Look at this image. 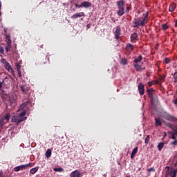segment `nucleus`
Here are the masks:
<instances>
[{
	"label": "nucleus",
	"mask_w": 177,
	"mask_h": 177,
	"mask_svg": "<svg viewBox=\"0 0 177 177\" xmlns=\"http://www.w3.org/2000/svg\"><path fill=\"white\" fill-rule=\"evenodd\" d=\"M147 93H148V97L151 100V103L153 106L157 103L158 101V97L157 96V94L156 93V91H154L153 88H147Z\"/></svg>",
	"instance_id": "obj_1"
},
{
	"label": "nucleus",
	"mask_w": 177,
	"mask_h": 177,
	"mask_svg": "<svg viewBox=\"0 0 177 177\" xmlns=\"http://www.w3.org/2000/svg\"><path fill=\"white\" fill-rule=\"evenodd\" d=\"M117 6L118 8V10L117 11V15L118 16L124 15V14L125 12V11H124V9H125L124 1H123V0L118 1Z\"/></svg>",
	"instance_id": "obj_2"
},
{
	"label": "nucleus",
	"mask_w": 177,
	"mask_h": 177,
	"mask_svg": "<svg viewBox=\"0 0 177 177\" xmlns=\"http://www.w3.org/2000/svg\"><path fill=\"white\" fill-rule=\"evenodd\" d=\"M162 115L163 118H165V120H169L170 122H174L175 123H177V118L172 116L168 112H162Z\"/></svg>",
	"instance_id": "obj_3"
},
{
	"label": "nucleus",
	"mask_w": 177,
	"mask_h": 177,
	"mask_svg": "<svg viewBox=\"0 0 177 177\" xmlns=\"http://www.w3.org/2000/svg\"><path fill=\"white\" fill-rule=\"evenodd\" d=\"M146 23H145V20L140 19V18H134L133 19V27L137 28L138 26H145Z\"/></svg>",
	"instance_id": "obj_4"
},
{
	"label": "nucleus",
	"mask_w": 177,
	"mask_h": 177,
	"mask_svg": "<svg viewBox=\"0 0 177 177\" xmlns=\"http://www.w3.org/2000/svg\"><path fill=\"white\" fill-rule=\"evenodd\" d=\"M28 167H32V163H26V165H21L20 166H17L15 167L14 171H24V169H26V168H28Z\"/></svg>",
	"instance_id": "obj_5"
},
{
	"label": "nucleus",
	"mask_w": 177,
	"mask_h": 177,
	"mask_svg": "<svg viewBox=\"0 0 177 177\" xmlns=\"http://www.w3.org/2000/svg\"><path fill=\"white\" fill-rule=\"evenodd\" d=\"M135 48L134 45H133V44H127V46L125 47V50H126V55H131V53H132V52L133 51Z\"/></svg>",
	"instance_id": "obj_6"
},
{
	"label": "nucleus",
	"mask_w": 177,
	"mask_h": 177,
	"mask_svg": "<svg viewBox=\"0 0 177 177\" xmlns=\"http://www.w3.org/2000/svg\"><path fill=\"white\" fill-rule=\"evenodd\" d=\"M114 35H115V38L117 39V41H120V35H121L120 26L116 27V29L115 30V32H114Z\"/></svg>",
	"instance_id": "obj_7"
},
{
	"label": "nucleus",
	"mask_w": 177,
	"mask_h": 177,
	"mask_svg": "<svg viewBox=\"0 0 177 177\" xmlns=\"http://www.w3.org/2000/svg\"><path fill=\"white\" fill-rule=\"evenodd\" d=\"M85 12H84L83 11L80 12H77L76 14H74L73 15H72L71 17V19H78L79 17H85Z\"/></svg>",
	"instance_id": "obj_8"
},
{
	"label": "nucleus",
	"mask_w": 177,
	"mask_h": 177,
	"mask_svg": "<svg viewBox=\"0 0 177 177\" xmlns=\"http://www.w3.org/2000/svg\"><path fill=\"white\" fill-rule=\"evenodd\" d=\"M138 91L140 95L145 94V84L143 83H139L138 84Z\"/></svg>",
	"instance_id": "obj_9"
},
{
	"label": "nucleus",
	"mask_w": 177,
	"mask_h": 177,
	"mask_svg": "<svg viewBox=\"0 0 177 177\" xmlns=\"http://www.w3.org/2000/svg\"><path fill=\"white\" fill-rule=\"evenodd\" d=\"M81 173H80L78 169L73 170L71 174V177H81Z\"/></svg>",
	"instance_id": "obj_10"
},
{
	"label": "nucleus",
	"mask_w": 177,
	"mask_h": 177,
	"mask_svg": "<svg viewBox=\"0 0 177 177\" xmlns=\"http://www.w3.org/2000/svg\"><path fill=\"white\" fill-rule=\"evenodd\" d=\"M92 4L88 1H84V2H82V8H89V7H91Z\"/></svg>",
	"instance_id": "obj_11"
},
{
	"label": "nucleus",
	"mask_w": 177,
	"mask_h": 177,
	"mask_svg": "<svg viewBox=\"0 0 177 177\" xmlns=\"http://www.w3.org/2000/svg\"><path fill=\"white\" fill-rule=\"evenodd\" d=\"M138 35L137 32H133L131 35V43H135V41L137 39Z\"/></svg>",
	"instance_id": "obj_12"
},
{
	"label": "nucleus",
	"mask_w": 177,
	"mask_h": 177,
	"mask_svg": "<svg viewBox=\"0 0 177 177\" xmlns=\"http://www.w3.org/2000/svg\"><path fill=\"white\" fill-rule=\"evenodd\" d=\"M138 147H134L133 149L132 150V152L131 153V158L133 159V158H134V156H136V153H138Z\"/></svg>",
	"instance_id": "obj_13"
},
{
	"label": "nucleus",
	"mask_w": 177,
	"mask_h": 177,
	"mask_svg": "<svg viewBox=\"0 0 177 177\" xmlns=\"http://www.w3.org/2000/svg\"><path fill=\"white\" fill-rule=\"evenodd\" d=\"M5 68H6V70L9 71L10 72L13 71V69L12 68V66L7 61L6 62Z\"/></svg>",
	"instance_id": "obj_14"
},
{
	"label": "nucleus",
	"mask_w": 177,
	"mask_h": 177,
	"mask_svg": "<svg viewBox=\"0 0 177 177\" xmlns=\"http://www.w3.org/2000/svg\"><path fill=\"white\" fill-rule=\"evenodd\" d=\"M134 68L137 71V72H141L142 71V65H139V64H134Z\"/></svg>",
	"instance_id": "obj_15"
},
{
	"label": "nucleus",
	"mask_w": 177,
	"mask_h": 177,
	"mask_svg": "<svg viewBox=\"0 0 177 177\" xmlns=\"http://www.w3.org/2000/svg\"><path fill=\"white\" fill-rule=\"evenodd\" d=\"M28 103H30V101H26L22 104L20 105L19 109V110H24V108H26V106H28Z\"/></svg>",
	"instance_id": "obj_16"
},
{
	"label": "nucleus",
	"mask_w": 177,
	"mask_h": 177,
	"mask_svg": "<svg viewBox=\"0 0 177 177\" xmlns=\"http://www.w3.org/2000/svg\"><path fill=\"white\" fill-rule=\"evenodd\" d=\"M142 59H143L142 55H138L137 58L134 59L133 62L134 64H138L142 61Z\"/></svg>",
	"instance_id": "obj_17"
},
{
	"label": "nucleus",
	"mask_w": 177,
	"mask_h": 177,
	"mask_svg": "<svg viewBox=\"0 0 177 177\" xmlns=\"http://www.w3.org/2000/svg\"><path fill=\"white\" fill-rule=\"evenodd\" d=\"M176 8V3H173L170 4L169 8V12H174V10H175Z\"/></svg>",
	"instance_id": "obj_18"
},
{
	"label": "nucleus",
	"mask_w": 177,
	"mask_h": 177,
	"mask_svg": "<svg viewBox=\"0 0 177 177\" xmlns=\"http://www.w3.org/2000/svg\"><path fill=\"white\" fill-rule=\"evenodd\" d=\"M21 89L23 93H27V91H29L30 88L28 87L27 86L22 85L21 86Z\"/></svg>",
	"instance_id": "obj_19"
},
{
	"label": "nucleus",
	"mask_w": 177,
	"mask_h": 177,
	"mask_svg": "<svg viewBox=\"0 0 177 177\" xmlns=\"http://www.w3.org/2000/svg\"><path fill=\"white\" fill-rule=\"evenodd\" d=\"M38 171H39V167H35L34 168H32V169L30 170V173L31 174H35Z\"/></svg>",
	"instance_id": "obj_20"
},
{
	"label": "nucleus",
	"mask_w": 177,
	"mask_h": 177,
	"mask_svg": "<svg viewBox=\"0 0 177 177\" xmlns=\"http://www.w3.org/2000/svg\"><path fill=\"white\" fill-rule=\"evenodd\" d=\"M156 125V127H160L162 125L161 119L160 118H155Z\"/></svg>",
	"instance_id": "obj_21"
},
{
	"label": "nucleus",
	"mask_w": 177,
	"mask_h": 177,
	"mask_svg": "<svg viewBox=\"0 0 177 177\" xmlns=\"http://www.w3.org/2000/svg\"><path fill=\"white\" fill-rule=\"evenodd\" d=\"M51 155H52V151L50 148H48L46 152V157L50 158Z\"/></svg>",
	"instance_id": "obj_22"
},
{
	"label": "nucleus",
	"mask_w": 177,
	"mask_h": 177,
	"mask_svg": "<svg viewBox=\"0 0 177 177\" xmlns=\"http://www.w3.org/2000/svg\"><path fill=\"white\" fill-rule=\"evenodd\" d=\"M164 146H165V142H159V144L158 145V151H161L163 149Z\"/></svg>",
	"instance_id": "obj_23"
},
{
	"label": "nucleus",
	"mask_w": 177,
	"mask_h": 177,
	"mask_svg": "<svg viewBox=\"0 0 177 177\" xmlns=\"http://www.w3.org/2000/svg\"><path fill=\"white\" fill-rule=\"evenodd\" d=\"M120 64L123 66H125V65H127L128 64V60L127 58H122L121 62H120Z\"/></svg>",
	"instance_id": "obj_24"
},
{
	"label": "nucleus",
	"mask_w": 177,
	"mask_h": 177,
	"mask_svg": "<svg viewBox=\"0 0 177 177\" xmlns=\"http://www.w3.org/2000/svg\"><path fill=\"white\" fill-rule=\"evenodd\" d=\"M166 169H167V170L166 171V174H165V177H169V169H170V167L166 166Z\"/></svg>",
	"instance_id": "obj_25"
},
{
	"label": "nucleus",
	"mask_w": 177,
	"mask_h": 177,
	"mask_svg": "<svg viewBox=\"0 0 177 177\" xmlns=\"http://www.w3.org/2000/svg\"><path fill=\"white\" fill-rule=\"evenodd\" d=\"M6 40H7V44H11L12 43V40L10 39V35H6Z\"/></svg>",
	"instance_id": "obj_26"
},
{
	"label": "nucleus",
	"mask_w": 177,
	"mask_h": 177,
	"mask_svg": "<svg viewBox=\"0 0 177 177\" xmlns=\"http://www.w3.org/2000/svg\"><path fill=\"white\" fill-rule=\"evenodd\" d=\"M169 26H167V23H164V24H162V29L165 31L167 30Z\"/></svg>",
	"instance_id": "obj_27"
},
{
	"label": "nucleus",
	"mask_w": 177,
	"mask_h": 177,
	"mask_svg": "<svg viewBox=\"0 0 177 177\" xmlns=\"http://www.w3.org/2000/svg\"><path fill=\"white\" fill-rule=\"evenodd\" d=\"M27 120V117H24L23 118L17 119V124L21 123L23 120Z\"/></svg>",
	"instance_id": "obj_28"
},
{
	"label": "nucleus",
	"mask_w": 177,
	"mask_h": 177,
	"mask_svg": "<svg viewBox=\"0 0 177 177\" xmlns=\"http://www.w3.org/2000/svg\"><path fill=\"white\" fill-rule=\"evenodd\" d=\"M165 77H166V75H160V82H163L164 81H165Z\"/></svg>",
	"instance_id": "obj_29"
},
{
	"label": "nucleus",
	"mask_w": 177,
	"mask_h": 177,
	"mask_svg": "<svg viewBox=\"0 0 177 177\" xmlns=\"http://www.w3.org/2000/svg\"><path fill=\"white\" fill-rule=\"evenodd\" d=\"M149 142H150V136L148 135V136H147V138H145V144H149Z\"/></svg>",
	"instance_id": "obj_30"
},
{
	"label": "nucleus",
	"mask_w": 177,
	"mask_h": 177,
	"mask_svg": "<svg viewBox=\"0 0 177 177\" xmlns=\"http://www.w3.org/2000/svg\"><path fill=\"white\" fill-rule=\"evenodd\" d=\"M173 77L174 79V82L177 83V71L174 73V74L173 75Z\"/></svg>",
	"instance_id": "obj_31"
},
{
	"label": "nucleus",
	"mask_w": 177,
	"mask_h": 177,
	"mask_svg": "<svg viewBox=\"0 0 177 177\" xmlns=\"http://www.w3.org/2000/svg\"><path fill=\"white\" fill-rule=\"evenodd\" d=\"M26 110H24L22 112H21L19 113V116L22 117V118H24V117L26 115Z\"/></svg>",
	"instance_id": "obj_32"
},
{
	"label": "nucleus",
	"mask_w": 177,
	"mask_h": 177,
	"mask_svg": "<svg viewBox=\"0 0 177 177\" xmlns=\"http://www.w3.org/2000/svg\"><path fill=\"white\" fill-rule=\"evenodd\" d=\"M170 175H171V177H176V174L175 169L171 170V171L170 172Z\"/></svg>",
	"instance_id": "obj_33"
},
{
	"label": "nucleus",
	"mask_w": 177,
	"mask_h": 177,
	"mask_svg": "<svg viewBox=\"0 0 177 177\" xmlns=\"http://www.w3.org/2000/svg\"><path fill=\"white\" fill-rule=\"evenodd\" d=\"M11 48V44H7V46L6 47V50L7 52H9Z\"/></svg>",
	"instance_id": "obj_34"
},
{
	"label": "nucleus",
	"mask_w": 177,
	"mask_h": 177,
	"mask_svg": "<svg viewBox=\"0 0 177 177\" xmlns=\"http://www.w3.org/2000/svg\"><path fill=\"white\" fill-rule=\"evenodd\" d=\"M54 171H64V169L62 167H58V168H54Z\"/></svg>",
	"instance_id": "obj_35"
},
{
	"label": "nucleus",
	"mask_w": 177,
	"mask_h": 177,
	"mask_svg": "<svg viewBox=\"0 0 177 177\" xmlns=\"http://www.w3.org/2000/svg\"><path fill=\"white\" fill-rule=\"evenodd\" d=\"M17 120H18V118L17 116H12V122H16L17 124Z\"/></svg>",
	"instance_id": "obj_36"
},
{
	"label": "nucleus",
	"mask_w": 177,
	"mask_h": 177,
	"mask_svg": "<svg viewBox=\"0 0 177 177\" xmlns=\"http://www.w3.org/2000/svg\"><path fill=\"white\" fill-rule=\"evenodd\" d=\"M171 138L174 139V141H175L176 139V131H174V132L172 133Z\"/></svg>",
	"instance_id": "obj_37"
},
{
	"label": "nucleus",
	"mask_w": 177,
	"mask_h": 177,
	"mask_svg": "<svg viewBox=\"0 0 177 177\" xmlns=\"http://www.w3.org/2000/svg\"><path fill=\"white\" fill-rule=\"evenodd\" d=\"M10 113H7L6 115V117H5V118H6V120H10Z\"/></svg>",
	"instance_id": "obj_38"
},
{
	"label": "nucleus",
	"mask_w": 177,
	"mask_h": 177,
	"mask_svg": "<svg viewBox=\"0 0 177 177\" xmlns=\"http://www.w3.org/2000/svg\"><path fill=\"white\" fill-rule=\"evenodd\" d=\"M153 84H154V81H149L148 82L149 87H151L153 86Z\"/></svg>",
	"instance_id": "obj_39"
},
{
	"label": "nucleus",
	"mask_w": 177,
	"mask_h": 177,
	"mask_svg": "<svg viewBox=\"0 0 177 177\" xmlns=\"http://www.w3.org/2000/svg\"><path fill=\"white\" fill-rule=\"evenodd\" d=\"M0 53L2 54V55H4V48L1 46H0Z\"/></svg>",
	"instance_id": "obj_40"
},
{
	"label": "nucleus",
	"mask_w": 177,
	"mask_h": 177,
	"mask_svg": "<svg viewBox=\"0 0 177 177\" xmlns=\"http://www.w3.org/2000/svg\"><path fill=\"white\" fill-rule=\"evenodd\" d=\"M164 60H165V62L166 64H169V63H171V60H170L169 58H165Z\"/></svg>",
	"instance_id": "obj_41"
},
{
	"label": "nucleus",
	"mask_w": 177,
	"mask_h": 177,
	"mask_svg": "<svg viewBox=\"0 0 177 177\" xmlns=\"http://www.w3.org/2000/svg\"><path fill=\"white\" fill-rule=\"evenodd\" d=\"M16 66H17V72H19V71L21 70V66L20 65V64H17Z\"/></svg>",
	"instance_id": "obj_42"
},
{
	"label": "nucleus",
	"mask_w": 177,
	"mask_h": 177,
	"mask_svg": "<svg viewBox=\"0 0 177 177\" xmlns=\"http://www.w3.org/2000/svg\"><path fill=\"white\" fill-rule=\"evenodd\" d=\"M75 6L76 8H82V3L81 4L75 3Z\"/></svg>",
	"instance_id": "obj_43"
},
{
	"label": "nucleus",
	"mask_w": 177,
	"mask_h": 177,
	"mask_svg": "<svg viewBox=\"0 0 177 177\" xmlns=\"http://www.w3.org/2000/svg\"><path fill=\"white\" fill-rule=\"evenodd\" d=\"M3 82H4V81H3V82L0 81V91H2Z\"/></svg>",
	"instance_id": "obj_44"
},
{
	"label": "nucleus",
	"mask_w": 177,
	"mask_h": 177,
	"mask_svg": "<svg viewBox=\"0 0 177 177\" xmlns=\"http://www.w3.org/2000/svg\"><path fill=\"white\" fill-rule=\"evenodd\" d=\"M160 84V78L158 80H155L154 81V84Z\"/></svg>",
	"instance_id": "obj_45"
},
{
	"label": "nucleus",
	"mask_w": 177,
	"mask_h": 177,
	"mask_svg": "<svg viewBox=\"0 0 177 177\" xmlns=\"http://www.w3.org/2000/svg\"><path fill=\"white\" fill-rule=\"evenodd\" d=\"M6 62H7L6 59H4V58L1 59V63L5 64V65H6Z\"/></svg>",
	"instance_id": "obj_46"
},
{
	"label": "nucleus",
	"mask_w": 177,
	"mask_h": 177,
	"mask_svg": "<svg viewBox=\"0 0 177 177\" xmlns=\"http://www.w3.org/2000/svg\"><path fill=\"white\" fill-rule=\"evenodd\" d=\"M3 125V120L0 119V129L2 128Z\"/></svg>",
	"instance_id": "obj_47"
},
{
	"label": "nucleus",
	"mask_w": 177,
	"mask_h": 177,
	"mask_svg": "<svg viewBox=\"0 0 177 177\" xmlns=\"http://www.w3.org/2000/svg\"><path fill=\"white\" fill-rule=\"evenodd\" d=\"M171 145H177V139H176L174 141H172Z\"/></svg>",
	"instance_id": "obj_48"
},
{
	"label": "nucleus",
	"mask_w": 177,
	"mask_h": 177,
	"mask_svg": "<svg viewBox=\"0 0 177 177\" xmlns=\"http://www.w3.org/2000/svg\"><path fill=\"white\" fill-rule=\"evenodd\" d=\"M166 125L167 126V127H169V128H171L172 129H173V125H172V124H171V123H167L166 124Z\"/></svg>",
	"instance_id": "obj_49"
},
{
	"label": "nucleus",
	"mask_w": 177,
	"mask_h": 177,
	"mask_svg": "<svg viewBox=\"0 0 177 177\" xmlns=\"http://www.w3.org/2000/svg\"><path fill=\"white\" fill-rule=\"evenodd\" d=\"M18 76H19V77H22V74H21V69H19V70L18 71Z\"/></svg>",
	"instance_id": "obj_50"
},
{
	"label": "nucleus",
	"mask_w": 177,
	"mask_h": 177,
	"mask_svg": "<svg viewBox=\"0 0 177 177\" xmlns=\"http://www.w3.org/2000/svg\"><path fill=\"white\" fill-rule=\"evenodd\" d=\"M148 171H155V169H154V168L153 167H151V168H149L148 169Z\"/></svg>",
	"instance_id": "obj_51"
},
{
	"label": "nucleus",
	"mask_w": 177,
	"mask_h": 177,
	"mask_svg": "<svg viewBox=\"0 0 177 177\" xmlns=\"http://www.w3.org/2000/svg\"><path fill=\"white\" fill-rule=\"evenodd\" d=\"M8 97V94L6 93V94H3V98L6 99Z\"/></svg>",
	"instance_id": "obj_52"
},
{
	"label": "nucleus",
	"mask_w": 177,
	"mask_h": 177,
	"mask_svg": "<svg viewBox=\"0 0 177 177\" xmlns=\"http://www.w3.org/2000/svg\"><path fill=\"white\" fill-rule=\"evenodd\" d=\"M172 130L175 131V135L177 136V127L175 129H172Z\"/></svg>",
	"instance_id": "obj_53"
},
{
	"label": "nucleus",
	"mask_w": 177,
	"mask_h": 177,
	"mask_svg": "<svg viewBox=\"0 0 177 177\" xmlns=\"http://www.w3.org/2000/svg\"><path fill=\"white\" fill-rule=\"evenodd\" d=\"M148 17V14H147L145 17L143 18L142 21H144V22L145 23L146 19H147Z\"/></svg>",
	"instance_id": "obj_54"
},
{
	"label": "nucleus",
	"mask_w": 177,
	"mask_h": 177,
	"mask_svg": "<svg viewBox=\"0 0 177 177\" xmlns=\"http://www.w3.org/2000/svg\"><path fill=\"white\" fill-rule=\"evenodd\" d=\"M15 101H16V98H13V100H10V103H14V102H15Z\"/></svg>",
	"instance_id": "obj_55"
},
{
	"label": "nucleus",
	"mask_w": 177,
	"mask_h": 177,
	"mask_svg": "<svg viewBox=\"0 0 177 177\" xmlns=\"http://www.w3.org/2000/svg\"><path fill=\"white\" fill-rule=\"evenodd\" d=\"M131 10V7H127V12H129V11Z\"/></svg>",
	"instance_id": "obj_56"
},
{
	"label": "nucleus",
	"mask_w": 177,
	"mask_h": 177,
	"mask_svg": "<svg viewBox=\"0 0 177 177\" xmlns=\"http://www.w3.org/2000/svg\"><path fill=\"white\" fill-rule=\"evenodd\" d=\"M0 177H4V174L3 173H0Z\"/></svg>",
	"instance_id": "obj_57"
},
{
	"label": "nucleus",
	"mask_w": 177,
	"mask_h": 177,
	"mask_svg": "<svg viewBox=\"0 0 177 177\" xmlns=\"http://www.w3.org/2000/svg\"><path fill=\"white\" fill-rule=\"evenodd\" d=\"M174 104H177V98L174 101Z\"/></svg>",
	"instance_id": "obj_58"
},
{
	"label": "nucleus",
	"mask_w": 177,
	"mask_h": 177,
	"mask_svg": "<svg viewBox=\"0 0 177 177\" xmlns=\"http://www.w3.org/2000/svg\"><path fill=\"white\" fill-rule=\"evenodd\" d=\"M2 7V3H1V1H0V10L1 9Z\"/></svg>",
	"instance_id": "obj_59"
},
{
	"label": "nucleus",
	"mask_w": 177,
	"mask_h": 177,
	"mask_svg": "<svg viewBox=\"0 0 177 177\" xmlns=\"http://www.w3.org/2000/svg\"><path fill=\"white\" fill-rule=\"evenodd\" d=\"M86 27L89 29L91 28L90 24H87Z\"/></svg>",
	"instance_id": "obj_60"
},
{
	"label": "nucleus",
	"mask_w": 177,
	"mask_h": 177,
	"mask_svg": "<svg viewBox=\"0 0 177 177\" xmlns=\"http://www.w3.org/2000/svg\"><path fill=\"white\" fill-rule=\"evenodd\" d=\"M174 170H175L176 176V175H177V168L176 169H174Z\"/></svg>",
	"instance_id": "obj_61"
},
{
	"label": "nucleus",
	"mask_w": 177,
	"mask_h": 177,
	"mask_svg": "<svg viewBox=\"0 0 177 177\" xmlns=\"http://www.w3.org/2000/svg\"><path fill=\"white\" fill-rule=\"evenodd\" d=\"M175 26H177V19L176 21Z\"/></svg>",
	"instance_id": "obj_62"
},
{
	"label": "nucleus",
	"mask_w": 177,
	"mask_h": 177,
	"mask_svg": "<svg viewBox=\"0 0 177 177\" xmlns=\"http://www.w3.org/2000/svg\"><path fill=\"white\" fill-rule=\"evenodd\" d=\"M144 70H145V67H142V71H144Z\"/></svg>",
	"instance_id": "obj_63"
},
{
	"label": "nucleus",
	"mask_w": 177,
	"mask_h": 177,
	"mask_svg": "<svg viewBox=\"0 0 177 177\" xmlns=\"http://www.w3.org/2000/svg\"><path fill=\"white\" fill-rule=\"evenodd\" d=\"M126 177H130V176L129 175L128 176H126Z\"/></svg>",
	"instance_id": "obj_64"
}]
</instances>
